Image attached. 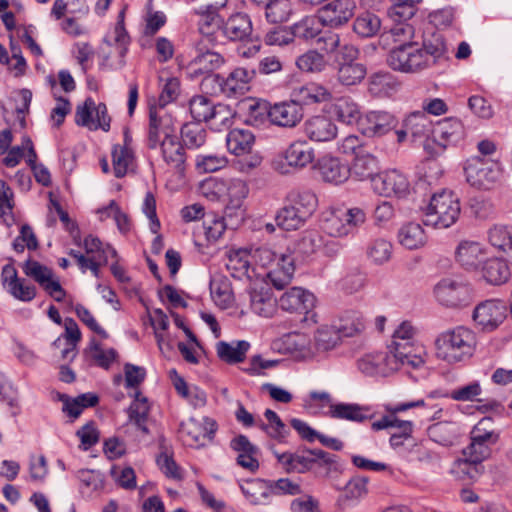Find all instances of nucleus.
Returning <instances> with one entry per match:
<instances>
[{"mask_svg":"<svg viewBox=\"0 0 512 512\" xmlns=\"http://www.w3.org/2000/svg\"><path fill=\"white\" fill-rule=\"evenodd\" d=\"M475 346L474 332L463 326L442 332L435 340L437 357L450 364L471 357Z\"/></svg>","mask_w":512,"mask_h":512,"instance_id":"1","label":"nucleus"},{"mask_svg":"<svg viewBox=\"0 0 512 512\" xmlns=\"http://www.w3.org/2000/svg\"><path fill=\"white\" fill-rule=\"evenodd\" d=\"M491 417H483L470 432V444L463 449L465 461L472 463L475 474H482L481 463L491 454V447L499 440V433L493 428Z\"/></svg>","mask_w":512,"mask_h":512,"instance_id":"2","label":"nucleus"},{"mask_svg":"<svg viewBox=\"0 0 512 512\" xmlns=\"http://www.w3.org/2000/svg\"><path fill=\"white\" fill-rule=\"evenodd\" d=\"M256 77L255 68L236 67L227 77L208 75L201 81L202 90L207 93H222L226 97H237L249 90V83Z\"/></svg>","mask_w":512,"mask_h":512,"instance_id":"3","label":"nucleus"},{"mask_svg":"<svg viewBox=\"0 0 512 512\" xmlns=\"http://www.w3.org/2000/svg\"><path fill=\"white\" fill-rule=\"evenodd\" d=\"M460 212L456 195L452 191L442 190L431 197L423 223L437 229L449 228L458 220Z\"/></svg>","mask_w":512,"mask_h":512,"instance_id":"4","label":"nucleus"},{"mask_svg":"<svg viewBox=\"0 0 512 512\" xmlns=\"http://www.w3.org/2000/svg\"><path fill=\"white\" fill-rule=\"evenodd\" d=\"M387 65L394 71L414 74L427 68V57L418 42L409 41L396 45L387 54Z\"/></svg>","mask_w":512,"mask_h":512,"instance_id":"5","label":"nucleus"},{"mask_svg":"<svg viewBox=\"0 0 512 512\" xmlns=\"http://www.w3.org/2000/svg\"><path fill=\"white\" fill-rule=\"evenodd\" d=\"M314 159V148L305 140H296L274 157L272 168L282 175H288L306 168Z\"/></svg>","mask_w":512,"mask_h":512,"instance_id":"6","label":"nucleus"},{"mask_svg":"<svg viewBox=\"0 0 512 512\" xmlns=\"http://www.w3.org/2000/svg\"><path fill=\"white\" fill-rule=\"evenodd\" d=\"M467 182L478 189H490L500 178L501 169L497 162L481 157L468 160L464 167Z\"/></svg>","mask_w":512,"mask_h":512,"instance_id":"7","label":"nucleus"},{"mask_svg":"<svg viewBox=\"0 0 512 512\" xmlns=\"http://www.w3.org/2000/svg\"><path fill=\"white\" fill-rule=\"evenodd\" d=\"M373 190L383 197L405 198L410 193V183L405 174L397 169L377 173L372 178Z\"/></svg>","mask_w":512,"mask_h":512,"instance_id":"8","label":"nucleus"},{"mask_svg":"<svg viewBox=\"0 0 512 512\" xmlns=\"http://www.w3.org/2000/svg\"><path fill=\"white\" fill-rule=\"evenodd\" d=\"M434 293L439 301L447 307H461L468 305L471 301L470 286L457 279L444 278L437 283Z\"/></svg>","mask_w":512,"mask_h":512,"instance_id":"9","label":"nucleus"},{"mask_svg":"<svg viewBox=\"0 0 512 512\" xmlns=\"http://www.w3.org/2000/svg\"><path fill=\"white\" fill-rule=\"evenodd\" d=\"M421 352L422 348L416 347L413 342H396V345L388 346V352L386 353L388 366H390L392 372L405 366L413 369L419 368L424 364Z\"/></svg>","mask_w":512,"mask_h":512,"instance_id":"10","label":"nucleus"},{"mask_svg":"<svg viewBox=\"0 0 512 512\" xmlns=\"http://www.w3.org/2000/svg\"><path fill=\"white\" fill-rule=\"evenodd\" d=\"M355 8L353 0H330L318 10V19L323 26L338 28L353 17Z\"/></svg>","mask_w":512,"mask_h":512,"instance_id":"11","label":"nucleus"},{"mask_svg":"<svg viewBox=\"0 0 512 512\" xmlns=\"http://www.w3.org/2000/svg\"><path fill=\"white\" fill-rule=\"evenodd\" d=\"M174 136V129L171 126V119L157 105L149 108V124L147 129V146L150 149H156L162 139Z\"/></svg>","mask_w":512,"mask_h":512,"instance_id":"12","label":"nucleus"},{"mask_svg":"<svg viewBox=\"0 0 512 512\" xmlns=\"http://www.w3.org/2000/svg\"><path fill=\"white\" fill-rule=\"evenodd\" d=\"M397 120L386 111L367 112L359 121V130L368 137H380L395 129Z\"/></svg>","mask_w":512,"mask_h":512,"instance_id":"13","label":"nucleus"},{"mask_svg":"<svg viewBox=\"0 0 512 512\" xmlns=\"http://www.w3.org/2000/svg\"><path fill=\"white\" fill-rule=\"evenodd\" d=\"M506 317V306L500 300H487L474 309L473 319L483 330L497 328Z\"/></svg>","mask_w":512,"mask_h":512,"instance_id":"14","label":"nucleus"},{"mask_svg":"<svg viewBox=\"0 0 512 512\" xmlns=\"http://www.w3.org/2000/svg\"><path fill=\"white\" fill-rule=\"evenodd\" d=\"M318 451L321 449H302L295 453L285 452L276 456L286 472L305 473L317 466L319 457L316 456V453Z\"/></svg>","mask_w":512,"mask_h":512,"instance_id":"15","label":"nucleus"},{"mask_svg":"<svg viewBox=\"0 0 512 512\" xmlns=\"http://www.w3.org/2000/svg\"><path fill=\"white\" fill-rule=\"evenodd\" d=\"M432 137L441 148L455 144L464 137V127L457 118H445L433 125Z\"/></svg>","mask_w":512,"mask_h":512,"instance_id":"16","label":"nucleus"},{"mask_svg":"<svg viewBox=\"0 0 512 512\" xmlns=\"http://www.w3.org/2000/svg\"><path fill=\"white\" fill-rule=\"evenodd\" d=\"M294 262L292 254L280 253V257L267 269L266 277L276 289L281 290L291 282L295 272Z\"/></svg>","mask_w":512,"mask_h":512,"instance_id":"17","label":"nucleus"},{"mask_svg":"<svg viewBox=\"0 0 512 512\" xmlns=\"http://www.w3.org/2000/svg\"><path fill=\"white\" fill-rule=\"evenodd\" d=\"M281 309L288 312L308 313L315 305V296L301 287H292L278 300Z\"/></svg>","mask_w":512,"mask_h":512,"instance_id":"18","label":"nucleus"},{"mask_svg":"<svg viewBox=\"0 0 512 512\" xmlns=\"http://www.w3.org/2000/svg\"><path fill=\"white\" fill-rule=\"evenodd\" d=\"M217 430V424L214 420L204 417L202 421L190 418L180 425V431L183 435L190 438L196 445H205V440L211 441Z\"/></svg>","mask_w":512,"mask_h":512,"instance_id":"19","label":"nucleus"},{"mask_svg":"<svg viewBox=\"0 0 512 512\" xmlns=\"http://www.w3.org/2000/svg\"><path fill=\"white\" fill-rule=\"evenodd\" d=\"M303 118V108L296 101L271 105V124L280 127H294Z\"/></svg>","mask_w":512,"mask_h":512,"instance_id":"20","label":"nucleus"},{"mask_svg":"<svg viewBox=\"0 0 512 512\" xmlns=\"http://www.w3.org/2000/svg\"><path fill=\"white\" fill-rule=\"evenodd\" d=\"M223 33L231 41H248L253 32L250 16L237 12L228 17L222 26Z\"/></svg>","mask_w":512,"mask_h":512,"instance_id":"21","label":"nucleus"},{"mask_svg":"<svg viewBox=\"0 0 512 512\" xmlns=\"http://www.w3.org/2000/svg\"><path fill=\"white\" fill-rule=\"evenodd\" d=\"M224 62V57L221 54L207 50L197 55L189 63L187 72L192 79L200 76L207 77L208 75H215L213 72L219 69Z\"/></svg>","mask_w":512,"mask_h":512,"instance_id":"22","label":"nucleus"},{"mask_svg":"<svg viewBox=\"0 0 512 512\" xmlns=\"http://www.w3.org/2000/svg\"><path fill=\"white\" fill-rule=\"evenodd\" d=\"M318 171L324 182L334 185L344 183L350 176L349 166L331 156H324L318 161Z\"/></svg>","mask_w":512,"mask_h":512,"instance_id":"23","label":"nucleus"},{"mask_svg":"<svg viewBox=\"0 0 512 512\" xmlns=\"http://www.w3.org/2000/svg\"><path fill=\"white\" fill-rule=\"evenodd\" d=\"M230 446L233 450L238 452V457L236 459L238 465L251 472L258 470L259 461L257 459V455L259 453V449L249 441L247 436L238 435L232 439Z\"/></svg>","mask_w":512,"mask_h":512,"instance_id":"24","label":"nucleus"},{"mask_svg":"<svg viewBox=\"0 0 512 512\" xmlns=\"http://www.w3.org/2000/svg\"><path fill=\"white\" fill-rule=\"evenodd\" d=\"M456 261L466 270H476L485 259L483 246L476 241H462L457 246Z\"/></svg>","mask_w":512,"mask_h":512,"instance_id":"25","label":"nucleus"},{"mask_svg":"<svg viewBox=\"0 0 512 512\" xmlns=\"http://www.w3.org/2000/svg\"><path fill=\"white\" fill-rule=\"evenodd\" d=\"M304 133L312 141L326 142L335 138L337 127L325 116H314L304 123Z\"/></svg>","mask_w":512,"mask_h":512,"instance_id":"26","label":"nucleus"},{"mask_svg":"<svg viewBox=\"0 0 512 512\" xmlns=\"http://www.w3.org/2000/svg\"><path fill=\"white\" fill-rule=\"evenodd\" d=\"M285 202L306 221L312 216L318 205L317 196L311 190H292L287 194Z\"/></svg>","mask_w":512,"mask_h":512,"instance_id":"27","label":"nucleus"},{"mask_svg":"<svg viewBox=\"0 0 512 512\" xmlns=\"http://www.w3.org/2000/svg\"><path fill=\"white\" fill-rule=\"evenodd\" d=\"M400 86L397 78L388 71H379L368 79V91L375 97H388L394 94Z\"/></svg>","mask_w":512,"mask_h":512,"instance_id":"28","label":"nucleus"},{"mask_svg":"<svg viewBox=\"0 0 512 512\" xmlns=\"http://www.w3.org/2000/svg\"><path fill=\"white\" fill-rule=\"evenodd\" d=\"M163 160L176 169L183 170L186 161L185 147L177 136L162 139L159 143Z\"/></svg>","mask_w":512,"mask_h":512,"instance_id":"29","label":"nucleus"},{"mask_svg":"<svg viewBox=\"0 0 512 512\" xmlns=\"http://www.w3.org/2000/svg\"><path fill=\"white\" fill-rule=\"evenodd\" d=\"M358 369L367 376H387L392 373L384 352L367 354L357 361Z\"/></svg>","mask_w":512,"mask_h":512,"instance_id":"30","label":"nucleus"},{"mask_svg":"<svg viewBox=\"0 0 512 512\" xmlns=\"http://www.w3.org/2000/svg\"><path fill=\"white\" fill-rule=\"evenodd\" d=\"M250 304L252 310L259 316L270 317L274 312L276 299L268 287L261 285L250 291Z\"/></svg>","mask_w":512,"mask_h":512,"instance_id":"31","label":"nucleus"},{"mask_svg":"<svg viewBox=\"0 0 512 512\" xmlns=\"http://www.w3.org/2000/svg\"><path fill=\"white\" fill-rule=\"evenodd\" d=\"M181 143L185 149L196 150L205 145L208 133L199 122H187L180 129Z\"/></svg>","mask_w":512,"mask_h":512,"instance_id":"32","label":"nucleus"},{"mask_svg":"<svg viewBox=\"0 0 512 512\" xmlns=\"http://www.w3.org/2000/svg\"><path fill=\"white\" fill-rule=\"evenodd\" d=\"M433 125L425 111H414L403 120V126L407 127L414 139L432 136Z\"/></svg>","mask_w":512,"mask_h":512,"instance_id":"33","label":"nucleus"},{"mask_svg":"<svg viewBox=\"0 0 512 512\" xmlns=\"http://www.w3.org/2000/svg\"><path fill=\"white\" fill-rule=\"evenodd\" d=\"M420 46L422 52L426 54L428 67L445 57L448 51L444 36L440 32L424 36Z\"/></svg>","mask_w":512,"mask_h":512,"instance_id":"34","label":"nucleus"},{"mask_svg":"<svg viewBox=\"0 0 512 512\" xmlns=\"http://www.w3.org/2000/svg\"><path fill=\"white\" fill-rule=\"evenodd\" d=\"M369 409L356 403H336L329 405V415L334 419L348 420L362 423L369 417L366 415Z\"/></svg>","mask_w":512,"mask_h":512,"instance_id":"35","label":"nucleus"},{"mask_svg":"<svg viewBox=\"0 0 512 512\" xmlns=\"http://www.w3.org/2000/svg\"><path fill=\"white\" fill-rule=\"evenodd\" d=\"M254 142V134L247 129H233L226 137L228 150L237 156L250 153Z\"/></svg>","mask_w":512,"mask_h":512,"instance_id":"36","label":"nucleus"},{"mask_svg":"<svg viewBox=\"0 0 512 512\" xmlns=\"http://www.w3.org/2000/svg\"><path fill=\"white\" fill-rule=\"evenodd\" d=\"M249 348L250 344L244 340L232 343L220 341L216 345L217 356L228 364H236L244 361Z\"/></svg>","mask_w":512,"mask_h":512,"instance_id":"37","label":"nucleus"},{"mask_svg":"<svg viewBox=\"0 0 512 512\" xmlns=\"http://www.w3.org/2000/svg\"><path fill=\"white\" fill-rule=\"evenodd\" d=\"M399 243L407 249H418L425 245L427 237L422 226L415 222L402 225L398 231Z\"/></svg>","mask_w":512,"mask_h":512,"instance_id":"38","label":"nucleus"},{"mask_svg":"<svg viewBox=\"0 0 512 512\" xmlns=\"http://www.w3.org/2000/svg\"><path fill=\"white\" fill-rule=\"evenodd\" d=\"M459 433L456 422L439 421L427 428L429 438L443 446H450L454 443Z\"/></svg>","mask_w":512,"mask_h":512,"instance_id":"39","label":"nucleus"},{"mask_svg":"<svg viewBox=\"0 0 512 512\" xmlns=\"http://www.w3.org/2000/svg\"><path fill=\"white\" fill-rule=\"evenodd\" d=\"M482 275L487 283L500 285L505 283L510 277L509 267L503 259H487L482 266Z\"/></svg>","mask_w":512,"mask_h":512,"instance_id":"40","label":"nucleus"},{"mask_svg":"<svg viewBox=\"0 0 512 512\" xmlns=\"http://www.w3.org/2000/svg\"><path fill=\"white\" fill-rule=\"evenodd\" d=\"M349 169L350 175L354 176L357 180H372L378 169V160L375 156L362 152L361 154H356L352 166L349 167Z\"/></svg>","mask_w":512,"mask_h":512,"instance_id":"41","label":"nucleus"},{"mask_svg":"<svg viewBox=\"0 0 512 512\" xmlns=\"http://www.w3.org/2000/svg\"><path fill=\"white\" fill-rule=\"evenodd\" d=\"M24 274L37 282L44 290L48 289L50 283L57 278L54 277L53 270L40 262L31 258L22 264Z\"/></svg>","mask_w":512,"mask_h":512,"instance_id":"42","label":"nucleus"},{"mask_svg":"<svg viewBox=\"0 0 512 512\" xmlns=\"http://www.w3.org/2000/svg\"><path fill=\"white\" fill-rule=\"evenodd\" d=\"M245 497L254 505L265 504L271 496L268 480L253 479L240 484Z\"/></svg>","mask_w":512,"mask_h":512,"instance_id":"43","label":"nucleus"},{"mask_svg":"<svg viewBox=\"0 0 512 512\" xmlns=\"http://www.w3.org/2000/svg\"><path fill=\"white\" fill-rule=\"evenodd\" d=\"M381 29L380 18L371 12L359 14L353 22V31L361 38H372Z\"/></svg>","mask_w":512,"mask_h":512,"instance_id":"44","label":"nucleus"},{"mask_svg":"<svg viewBox=\"0 0 512 512\" xmlns=\"http://www.w3.org/2000/svg\"><path fill=\"white\" fill-rule=\"evenodd\" d=\"M334 326L342 337H352L365 329V321L360 312L351 310L344 312Z\"/></svg>","mask_w":512,"mask_h":512,"instance_id":"45","label":"nucleus"},{"mask_svg":"<svg viewBox=\"0 0 512 512\" xmlns=\"http://www.w3.org/2000/svg\"><path fill=\"white\" fill-rule=\"evenodd\" d=\"M227 269L234 278L242 279L243 277H251L249 272L251 269V254L247 250H237L229 254Z\"/></svg>","mask_w":512,"mask_h":512,"instance_id":"46","label":"nucleus"},{"mask_svg":"<svg viewBox=\"0 0 512 512\" xmlns=\"http://www.w3.org/2000/svg\"><path fill=\"white\" fill-rule=\"evenodd\" d=\"M333 114L342 123L351 125L357 123L362 118L359 106L350 98H339L333 106Z\"/></svg>","mask_w":512,"mask_h":512,"instance_id":"47","label":"nucleus"},{"mask_svg":"<svg viewBox=\"0 0 512 512\" xmlns=\"http://www.w3.org/2000/svg\"><path fill=\"white\" fill-rule=\"evenodd\" d=\"M264 416L268 423H264L261 419H258V427L267 433V435L278 441H283L289 434L285 423L280 419L277 413L271 409H266Z\"/></svg>","mask_w":512,"mask_h":512,"instance_id":"48","label":"nucleus"},{"mask_svg":"<svg viewBox=\"0 0 512 512\" xmlns=\"http://www.w3.org/2000/svg\"><path fill=\"white\" fill-rule=\"evenodd\" d=\"M488 240L492 246L506 253L512 261V226H493L488 231Z\"/></svg>","mask_w":512,"mask_h":512,"instance_id":"49","label":"nucleus"},{"mask_svg":"<svg viewBox=\"0 0 512 512\" xmlns=\"http://www.w3.org/2000/svg\"><path fill=\"white\" fill-rule=\"evenodd\" d=\"M306 220L294 208L284 201V205L275 215L276 225L285 231H294L301 228Z\"/></svg>","mask_w":512,"mask_h":512,"instance_id":"50","label":"nucleus"},{"mask_svg":"<svg viewBox=\"0 0 512 512\" xmlns=\"http://www.w3.org/2000/svg\"><path fill=\"white\" fill-rule=\"evenodd\" d=\"M271 121V104L264 100H251L248 103L245 122L260 127Z\"/></svg>","mask_w":512,"mask_h":512,"instance_id":"51","label":"nucleus"},{"mask_svg":"<svg viewBox=\"0 0 512 512\" xmlns=\"http://www.w3.org/2000/svg\"><path fill=\"white\" fill-rule=\"evenodd\" d=\"M323 230L333 237H343L350 234L349 224L342 209L330 212L322 221Z\"/></svg>","mask_w":512,"mask_h":512,"instance_id":"52","label":"nucleus"},{"mask_svg":"<svg viewBox=\"0 0 512 512\" xmlns=\"http://www.w3.org/2000/svg\"><path fill=\"white\" fill-rule=\"evenodd\" d=\"M247 194L248 187L243 180H230L227 184V197L229 202L226 207V215L231 216L233 210H239Z\"/></svg>","mask_w":512,"mask_h":512,"instance_id":"53","label":"nucleus"},{"mask_svg":"<svg viewBox=\"0 0 512 512\" xmlns=\"http://www.w3.org/2000/svg\"><path fill=\"white\" fill-rule=\"evenodd\" d=\"M341 334L333 325L321 327L314 335V348L317 352H327L335 348L341 341Z\"/></svg>","mask_w":512,"mask_h":512,"instance_id":"54","label":"nucleus"},{"mask_svg":"<svg viewBox=\"0 0 512 512\" xmlns=\"http://www.w3.org/2000/svg\"><path fill=\"white\" fill-rule=\"evenodd\" d=\"M264 11L269 23L282 24L288 21L292 14V3L290 0H271Z\"/></svg>","mask_w":512,"mask_h":512,"instance_id":"55","label":"nucleus"},{"mask_svg":"<svg viewBox=\"0 0 512 512\" xmlns=\"http://www.w3.org/2000/svg\"><path fill=\"white\" fill-rule=\"evenodd\" d=\"M235 112L229 105L218 103L213 107L208 123L210 128L215 131L228 129L233 124Z\"/></svg>","mask_w":512,"mask_h":512,"instance_id":"56","label":"nucleus"},{"mask_svg":"<svg viewBox=\"0 0 512 512\" xmlns=\"http://www.w3.org/2000/svg\"><path fill=\"white\" fill-rule=\"evenodd\" d=\"M366 67L360 63L340 64L337 72L338 80L345 86H352L360 83L366 75Z\"/></svg>","mask_w":512,"mask_h":512,"instance_id":"57","label":"nucleus"},{"mask_svg":"<svg viewBox=\"0 0 512 512\" xmlns=\"http://www.w3.org/2000/svg\"><path fill=\"white\" fill-rule=\"evenodd\" d=\"M296 65L303 72L318 73L326 68L327 61L317 50H309L297 58Z\"/></svg>","mask_w":512,"mask_h":512,"instance_id":"58","label":"nucleus"},{"mask_svg":"<svg viewBox=\"0 0 512 512\" xmlns=\"http://www.w3.org/2000/svg\"><path fill=\"white\" fill-rule=\"evenodd\" d=\"M321 22L318 17H305L301 21L295 23L291 28L294 38L305 41L316 39L320 34Z\"/></svg>","mask_w":512,"mask_h":512,"instance_id":"59","label":"nucleus"},{"mask_svg":"<svg viewBox=\"0 0 512 512\" xmlns=\"http://www.w3.org/2000/svg\"><path fill=\"white\" fill-rule=\"evenodd\" d=\"M323 246V236L316 230H308L302 233L295 244L297 252L303 255H311Z\"/></svg>","mask_w":512,"mask_h":512,"instance_id":"60","label":"nucleus"},{"mask_svg":"<svg viewBox=\"0 0 512 512\" xmlns=\"http://www.w3.org/2000/svg\"><path fill=\"white\" fill-rule=\"evenodd\" d=\"M133 160V152L128 147H121V145H115L112 149V162L114 174L117 178H121L126 175L129 165Z\"/></svg>","mask_w":512,"mask_h":512,"instance_id":"61","label":"nucleus"},{"mask_svg":"<svg viewBox=\"0 0 512 512\" xmlns=\"http://www.w3.org/2000/svg\"><path fill=\"white\" fill-rule=\"evenodd\" d=\"M216 104L203 95H196L189 101V109L194 122H207L209 121L210 114Z\"/></svg>","mask_w":512,"mask_h":512,"instance_id":"62","label":"nucleus"},{"mask_svg":"<svg viewBox=\"0 0 512 512\" xmlns=\"http://www.w3.org/2000/svg\"><path fill=\"white\" fill-rule=\"evenodd\" d=\"M300 100L304 104L326 102L331 99V92L322 85L310 83L299 91Z\"/></svg>","mask_w":512,"mask_h":512,"instance_id":"63","label":"nucleus"},{"mask_svg":"<svg viewBox=\"0 0 512 512\" xmlns=\"http://www.w3.org/2000/svg\"><path fill=\"white\" fill-rule=\"evenodd\" d=\"M367 255L372 262L381 265L390 260L392 244L383 238L375 239L368 245Z\"/></svg>","mask_w":512,"mask_h":512,"instance_id":"64","label":"nucleus"}]
</instances>
